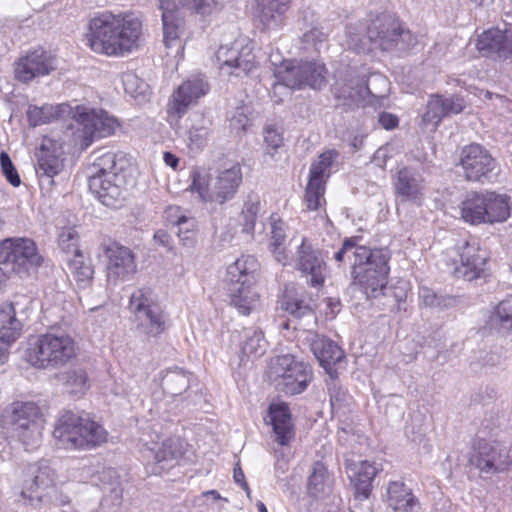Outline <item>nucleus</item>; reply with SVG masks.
<instances>
[{"label": "nucleus", "mask_w": 512, "mask_h": 512, "mask_svg": "<svg viewBox=\"0 0 512 512\" xmlns=\"http://www.w3.org/2000/svg\"><path fill=\"white\" fill-rule=\"evenodd\" d=\"M419 297L429 307L447 308L455 302L453 297L440 296L427 287L420 288Z\"/></svg>", "instance_id": "obj_57"}, {"label": "nucleus", "mask_w": 512, "mask_h": 512, "mask_svg": "<svg viewBox=\"0 0 512 512\" xmlns=\"http://www.w3.org/2000/svg\"><path fill=\"white\" fill-rule=\"evenodd\" d=\"M280 305L283 310L287 311L296 319H301L303 317L315 318L310 302L299 297V295L293 292V290H285L280 300Z\"/></svg>", "instance_id": "obj_42"}, {"label": "nucleus", "mask_w": 512, "mask_h": 512, "mask_svg": "<svg viewBox=\"0 0 512 512\" xmlns=\"http://www.w3.org/2000/svg\"><path fill=\"white\" fill-rule=\"evenodd\" d=\"M68 267L80 287L87 286L92 280L93 268L90 263L85 261L82 253L74 254L68 260Z\"/></svg>", "instance_id": "obj_48"}, {"label": "nucleus", "mask_w": 512, "mask_h": 512, "mask_svg": "<svg viewBox=\"0 0 512 512\" xmlns=\"http://www.w3.org/2000/svg\"><path fill=\"white\" fill-rule=\"evenodd\" d=\"M460 164L468 181L488 179L496 167L495 159L479 144H471L462 149Z\"/></svg>", "instance_id": "obj_19"}, {"label": "nucleus", "mask_w": 512, "mask_h": 512, "mask_svg": "<svg viewBox=\"0 0 512 512\" xmlns=\"http://www.w3.org/2000/svg\"><path fill=\"white\" fill-rule=\"evenodd\" d=\"M386 501L395 512H418L420 508L419 501L412 490L401 481L389 483Z\"/></svg>", "instance_id": "obj_30"}, {"label": "nucleus", "mask_w": 512, "mask_h": 512, "mask_svg": "<svg viewBox=\"0 0 512 512\" xmlns=\"http://www.w3.org/2000/svg\"><path fill=\"white\" fill-rule=\"evenodd\" d=\"M44 424L45 420L20 428H14L12 434L25 446L26 450H33L36 449L42 441Z\"/></svg>", "instance_id": "obj_45"}, {"label": "nucleus", "mask_w": 512, "mask_h": 512, "mask_svg": "<svg viewBox=\"0 0 512 512\" xmlns=\"http://www.w3.org/2000/svg\"><path fill=\"white\" fill-rule=\"evenodd\" d=\"M78 346L66 333L48 332L29 343L27 361L38 369H58L76 358Z\"/></svg>", "instance_id": "obj_4"}, {"label": "nucleus", "mask_w": 512, "mask_h": 512, "mask_svg": "<svg viewBox=\"0 0 512 512\" xmlns=\"http://www.w3.org/2000/svg\"><path fill=\"white\" fill-rule=\"evenodd\" d=\"M181 455L182 450L178 440H164L161 447H159L154 454L156 466L152 469V472L160 473L163 470L171 468Z\"/></svg>", "instance_id": "obj_38"}, {"label": "nucleus", "mask_w": 512, "mask_h": 512, "mask_svg": "<svg viewBox=\"0 0 512 512\" xmlns=\"http://www.w3.org/2000/svg\"><path fill=\"white\" fill-rule=\"evenodd\" d=\"M161 386L172 397L181 395L190 386V373L178 367L168 369L161 378Z\"/></svg>", "instance_id": "obj_36"}, {"label": "nucleus", "mask_w": 512, "mask_h": 512, "mask_svg": "<svg viewBox=\"0 0 512 512\" xmlns=\"http://www.w3.org/2000/svg\"><path fill=\"white\" fill-rule=\"evenodd\" d=\"M212 132V121L202 114H195L192 125L188 130V140L191 149L204 147Z\"/></svg>", "instance_id": "obj_41"}, {"label": "nucleus", "mask_w": 512, "mask_h": 512, "mask_svg": "<svg viewBox=\"0 0 512 512\" xmlns=\"http://www.w3.org/2000/svg\"><path fill=\"white\" fill-rule=\"evenodd\" d=\"M216 59L223 75L247 76L255 68L252 47L245 40H236L230 46H220Z\"/></svg>", "instance_id": "obj_12"}, {"label": "nucleus", "mask_w": 512, "mask_h": 512, "mask_svg": "<svg viewBox=\"0 0 512 512\" xmlns=\"http://www.w3.org/2000/svg\"><path fill=\"white\" fill-rule=\"evenodd\" d=\"M0 165L2 173L4 174L6 180L14 187H18L21 184L20 176L13 165L9 155L5 151H1L0 153Z\"/></svg>", "instance_id": "obj_59"}, {"label": "nucleus", "mask_w": 512, "mask_h": 512, "mask_svg": "<svg viewBox=\"0 0 512 512\" xmlns=\"http://www.w3.org/2000/svg\"><path fill=\"white\" fill-rule=\"evenodd\" d=\"M324 192L325 182H318L309 179L305 191V202L307 205V209H319L322 206V204L325 203Z\"/></svg>", "instance_id": "obj_52"}, {"label": "nucleus", "mask_w": 512, "mask_h": 512, "mask_svg": "<svg viewBox=\"0 0 512 512\" xmlns=\"http://www.w3.org/2000/svg\"><path fill=\"white\" fill-rule=\"evenodd\" d=\"M369 40L383 51H404L414 47L416 37L389 13L377 15L367 28Z\"/></svg>", "instance_id": "obj_8"}, {"label": "nucleus", "mask_w": 512, "mask_h": 512, "mask_svg": "<svg viewBox=\"0 0 512 512\" xmlns=\"http://www.w3.org/2000/svg\"><path fill=\"white\" fill-rule=\"evenodd\" d=\"M327 386L332 410H340L348 398L347 392L339 384L334 374L330 375V382L327 383Z\"/></svg>", "instance_id": "obj_55"}, {"label": "nucleus", "mask_w": 512, "mask_h": 512, "mask_svg": "<svg viewBox=\"0 0 512 512\" xmlns=\"http://www.w3.org/2000/svg\"><path fill=\"white\" fill-rule=\"evenodd\" d=\"M510 214V197L493 191L470 193L461 203V217L472 225L503 223Z\"/></svg>", "instance_id": "obj_6"}, {"label": "nucleus", "mask_w": 512, "mask_h": 512, "mask_svg": "<svg viewBox=\"0 0 512 512\" xmlns=\"http://www.w3.org/2000/svg\"><path fill=\"white\" fill-rule=\"evenodd\" d=\"M264 141L267 146L277 149L283 144V137L275 127L267 126L264 130Z\"/></svg>", "instance_id": "obj_64"}, {"label": "nucleus", "mask_w": 512, "mask_h": 512, "mask_svg": "<svg viewBox=\"0 0 512 512\" xmlns=\"http://www.w3.org/2000/svg\"><path fill=\"white\" fill-rule=\"evenodd\" d=\"M54 471L46 464H28L23 470L21 497L34 505L43 500L54 486Z\"/></svg>", "instance_id": "obj_14"}, {"label": "nucleus", "mask_w": 512, "mask_h": 512, "mask_svg": "<svg viewBox=\"0 0 512 512\" xmlns=\"http://www.w3.org/2000/svg\"><path fill=\"white\" fill-rule=\"evenodd\" d=\"M267 346L268 343L265 340L264 333L260 329H245L242 345V354L244 356L258 358L266 352Z\"/></svg>", "instance_id": "obj_44"}, {"label": "nucleus", "mask_w": 512, "mask_h": 512, "mask_svg": "<svg viewBox=\"0 0 512 512\" xmlns=\"http://www.w3.org/2000/svg\"><path fill=\"white\" fill-rule=\"evenodd\" d=\"M93 162L88 168V177L91 174L95 176H105L110 171H117L119 173H125L123 166L119 163L118 155L107 151L105 149H99L92 155Z\"/></svg>", "instance_id": "obj_37"}, {"label": "nucleus", "mask_w": 512, "mask_h": 512, "mask_svg": "<svg viewBox=\"0 0 512 512\" xmlns=\"http://www.w3.org/2000/svg\"><path fill=\"white\" fill-rule=\"evenodd\" d=\"M53 107L30 106L27 111V117L30 125L39 126L51 121L53 117Z\"/></svg>", "instance_id": "obj_58"}, {"label": "nucleus", "mask_w": 512, "mask_h": 512, "mask_svg": "<svg viewBox=\"0 0 512 512\" xmlns=\"http://www.w3.org/2000/svg\"><path fill=\"white\" fill-rule=\"evenodd\" d=\"M338 152L336 150H328L323 152L319 156V160L311 165L310 168V180H315L318 182H325L324 177L326 176V172L329 171L331 165L338 157ZM329 174H327V177Z\"/></svg>", "instance_id": "obj_51"}, {"label": "nucleus", "mask_w": 512, "mask_h": 512, "mask_svg": "<svg viewBox=\"0 0 512 512\" xmlns=\"http://www.w3.org/2000/svg\"><path fill=\"white\" fill-rule=\"evenodd\" d=\"M258 270L259 263L252 255H242L227 267L224 283L230 304L242 315H249L258 301L252 290Z\"/></svg>", "instance_id": "obj_3"}, {"label": "nucleus", "mask_w": 512, "mask_h": 512, "mask_svg": "<svg viewBox=\"0 0 512 512\" xmlns=\"http://www.w3.org/2000/svg\"><path fill=\"white\" fill-rule=\"evenodd\" d=\"M162 12L163 42L167 48L181 47L180 35L184 30V19L175 0H159Z\"/></svg>", "instance_id": "obj_23"}, {"label": "nucleus", "mask_w": 512, "mask_h": 512, "mask_svg": "<svg viewBox=\"0 0 512 512\" xmlns=\"http://www.w3.org/2000/svg\"><path fill=\"white\" fill-rule=\"evenodd\" d=\"M368 89L364 87V81L360 78H351L349 80L338 81L332 88L334 98L338 105L359 106L361 104H373L367 101Z\"/></svg>", "instance_id": "obj_26"}, {"label": "nucleus", "mask_w": 512, "mask_h": 512, "mask_svg": "<svg viewBox=\"0 0 512 512\" xmlns=\"http://www.w3.org/2000/svg\"><path fill=\"white\" fill-rule=\"evenodd\" d=\"M469 462L484 474L504 472L512 466V444L480 441Z\"/></svg>", "instance_id": "obj_11"}, {"label": "nucleus", "mask_w": 512, "mask_h": 512, "mask_svg": "<svg viewBox=\"0 0 512 512\" xmlns=\"http://www.w3.org/2000/svg\"><path fill=\"white\" fill-rule=\"evenodd\" d=\"M333 485V478L326 466L316 461L312 466V472L308 477V492L314 497L330 492Z\"/></svg>", "instance_id": "obj_40"}, {"label": "nucleus", "mask_w": 512, "mask_h": 512, "mask_svg": "<svg viewBox=\"0 0 512 512\" xmlns=\"http://www.w3.org/2000/svg\"><path fill=\"white\" fill-rule=\"evenodd\" d=\"M101 250L107 259L106 272L109 283L117 284L129 280L137 270L135 255L128 247L116 241H105Z\"/></svg>", "instance_id": "obj_13"}, {"label": "nucleus", "mask_w": 512, "mask_h": 512, "mask_svg": "<svg viewBox=\"0 0 512 512\" xmlns=\"http://www.w3.org/2000/svg\"><path fill=\"white\" fill-rule=\"evenodd\" d=\"M443 117H446V115L443 109L442 96H431L427 103L426 112L422 117L423 122L437 125Z\"/></svg>", "instance_id": "obj_53"}, {"label": "nucleus", "mask_w": 512, "mask_h": 512, "mask_svg": "<svg viewBox=\"0 0 512 512\" xmlns=\"http://www.w3.org/2000/svg\"><path fill=\"white\" fill-rule=\"evenodd\" d=\"M259 211L260 197L256 194H249L239 215V223L242 226L243 233L253 235Z\"/></svg>", "instance_id": "obj_46"}, {"label": "nucleus", "mask_w": 512, "mask_h": 512, "mask_svg": "<svg viewBox=\"0 0 512 512\" xmlns=\"http://www.w3.org/2000/svg\"><path fill=\"white\" fill-rule=\"evenodd\" d=\"M267 376L282 392L295 395L303 392L312 380L311 367L291 354L271 359Z\"/></svg>", "instance_id": "obj_7"}, {"label": "nucleus", "mask_w": 512, "mask_h": 512, "mask_svg": "<svg viewBox=\"0 0 512 512\" xmlns=\"http://www.w3.org/2000/svg\"><path fill=\"white\" fill-rule=\"evenodd\" d=\"M175 224L179 226L178 236L183 244L186 246L192 245L194 242V221L185 216H181L177 219Z\"/></svg>", "instance_id": "obj_60"}, {"label": "nucleus", "mask_w": 512, "mask_h": 512, "mask_svg": "<svg viewBox=\"0 0 512 512\" xmlns=\"http://www.w3.org/2000/svg\"><path fill=\"white\" fill-rule=\"evenodd\" d=\"M395 192L402 201L420 204L423 198L424 180L416 170L404 167L397 173Z\"/></svg>", "instance_id": "obj_25"}, {"label": "nucleus", "mask_w": 512, "mask_h": 512, "mask_svg": "<svg viewBox=\"0 0 512 512\" xmlns=\"http://www.w3.org/2000/svg\"><path fill=\"white\" fill-rule=\"evenodd\" d=\"M66 391L73 396L81 397L90 388V378L85 368L73 367L62 374Z\"/></svg>", "instance_id": "obj_39"}, {"label": "nucleus", "mask_w": 512, "mask_h": 512, "mask_svg": "<svg viewBox=\"0 0 512 512\" xmlns=\"http://www.w3.org/2000/svg\"><path fill=\"white\" fill-rule=\"evenodd\" d=\"M490 329L500 333L512 331V298L501 301L490 314L488 321Z\"/></svg>", "instance_id": "obj_43"}, {"label": "nucleus", "mask_w": 512, "mask_h": 512, "mask_svg": "<svg viewBox=\"0 0 512 512\" xmlns=\"http://www.w3.org/2000/svg\"><path fill=\"white\" fill-rule=\"evenodd\" d=\"M79 235L75 228L66 227L62 228L58 235V244L60 248L66 253H81L78 249Z\"/></svg>", "instance_id": "obj_54"}, {"label": "nucleus", "mask_w": 512, "mask_h": 512, "mask_svg": "<svg viewBox=\"0 0 512 512\" xmlns=\"http://www.w3.org/2000/svg\"><path fill=\"white\" fill-rule=\"evenodd\" d=\"M53 436L58 444L68 450L91 449L107 440L105 429L72 411H65L56 421Z\"/></svg>", "instance_id": "obj_2"}, {"label": "nucleus", "mask_w": 512, "mask_h": 512, "mask_svg": "<svg viewBox=\"0 0 512 512\" xmlns=\"http://www.w3.org/2000/svg\"><path fill=\"white\" fill-rule=\"evenodd\" d=\"M157 304L153 290L143 287L132 293L129 308L135 316Z\"/></svg>", "instance_id": "obj_49"}, {"label": "nucleus", "mask_w": 512, "mask_h": 512, "mask_svg": "<svg viewBox=\"0 0 512 512\" xmlns=\"http://www.w3.org/2000/svg\"><path fill=\"white\" fill-rule=\"evenodd\" d=\"M142 36V22L133 14L103 12L90 20L88 46L98 54L123 56L137 49Z\"/></svg>", "instance_id": "obj_1"}, {"label": "nucleus", "mask_w": 512, "mask_h": 512, "mask_svg": "<svg viewBox=\"0 0 512 512\" xmlns=\"http://www.w3.org/2000/svg\"><path fill=\"white\" fill-rule=\"evenodd\" d=\"M56 69V58L42 48L30 51L14 64L15 78L23 83L50 74Z\"/></svg>", "instance_id": "obj_18"}, {"label": "nucleus", "mask_w": 512, "mask_h": 512, "mask_svg": "<svg viewBox=\"0 0 512 512\" xmlns=\"http://www.w3.org/2000/svg\"><path fill=\"white\" fill-rule=\"evenodd\" d=\"M385 256V264L389 263L390 253L387 249H373L361 245V248H357L354 251V261L352 262V269L363 267V270H376V255Z\"/></svg>", "instance_id": "obj_47"}, {"label": "nucleus", "mask_w": 512, "mask_h": 512, "mask_svg": "<svg viewBox=\"0 0 512 512\" xmlns=\"http://www.w3.org/2000/svg\"><path fill=\"white\" fill-rule=\"evenodd\" d=\"M137 329L148 337H158L167 328V315L157 304L135 315Z\"/></svg>", "instance_id": "obj_33"}, {"label": "nucleus", "mask_w": 512, "mask_h": 512, "mask_svg": "<svg viewBox=\"0 0 512 512\" xmlns=\"http://www.w3.org/2000/svg\"><path fill=\"white\" fill-rule=\"evenodd\" d=\"M477 48L483 56H512V28L505 24L504 28L494 27L484 31L478 38Z\"/></svg>", "instance_id": "obj_22"}, {"label": "nucleus", "mask_w": 512, "mask_h": 512, "mask_svg": "<svg viewBox=\"0 0 512 512\" xmlns=\"http://www.w3.org/2000/svg\"><path fill=\"white\" fill-rule=\"evenodd\" d=\"M22 329L21 322L16 318L15 309L12 303H5L0 306V341L11 344L19 336Z\"/></svg>", "instance_id": "obj_35"}, {"label": "nucleus", "mask_w": 512, "mask_h": 512, "mask_svg": "<svg viewBox=\"0 0 512 512\" xmlns=\"http://www.w3.org/2000/svg\"><path fill=\"white\" fill-rule=\"evenodd\" d=\"M64 151L62 144L51 138H44L36 153V173L42 186L54 185L53 178L64 168Z\"/></svg>", "instance_id": "obj_16"}, {"label": "nucleus", "mask_w": 512, "mask_h": 512, "mask_svg": "<svg viewBox=\"0 0 512 512\" xmlns=\"http://www.w3.org/2000/svg\"><path fill=\"white\" fill-rule=\"evenodd\" d=\"M125 173L110 171L105 176H89V190L97 196V198L108 207H116L120 199L123 198L126 190Z\"/></svg>", "instance_id": "obj_20"}, {"label": "nucleus", "mask_w": 512, "mask_h": 512, "mask_svg": "<svg viewBox=\"0 0 512 512\" xmlns=\"http://www.w3.org/2000/svg\"><path fill=\"white\" fill-rule=\"evenodd\" d=\"M310 348L326 372L329 375L335 374L334 366L344 358L343 350L334 341L321 335L314 336Z\"/></svg>", "instance_id": "obj_27"}, {"label": "nucleus", "mask_w": 512, "mask_h": 512, "mask_svg": "<svg viewBox=\"0 0 512 512\" xmlns=\"http://www.w3.org/2000/svg\"><path fill=\"white\" fill-rule=\"evenodd\" d=\"M358 240V237L346 238L343 241L342 247L334 254L335 261L341 263L346 258L354 260V251H356L357 248H361V245L358 244Z\"/></svg>", "instance_id": "obj_61"}, {"label": "nucleus", "mask_w": 512, "mask_h": 512, "mask_svg": "<svg viewBox=\"0 0 512 512\" xmlns=\"http://www.w3.org/2000/svg\"><path fill=\"white\" fill-rule=\"evenodd\" d=\"M326 68L324 64L313 61H301L296 65L293 62H284L279 66L274 76V88L285 86L290 89L309 87L319 90L326 85Z\"/></svg>", "instance_id": "obj_10"}, {"label": "nucleus", "mask_w": 512, "mask_h": 512, "mask_svg": "<svg viewBox=\"0 0 512 512\" xmlns=\"http://www.w3.org/2000/svg\"><path fill=\"white\" fill-rule=\"evenodd\" d=\"M70 113L78 124L77 131L81 138V145L87 148L96 138H99L94 123V121H97L95 108L85 105H76L75 107H70Z\"/></svg>", "instance_id": "obj_32"}, {"label": "nucleus", "mask_w": 512, "mask_h": 512, "mask_svg": "<svg viewBox=\"0 0 512 512\" xmlns=\"http://www.w3.org/2000/svg\"><path fill=\"white\" fill-rule=\"evenodd\" d=\"M183 5L201 15H208L216 7L215 0H182Z\"/></svg>", "instance_id": "obj_62"}, {"label": "nucleus", "mask_w": 512, "mask_h": 512, "mask_svg": "<svg viewBox=\"0 0 512 512\" xmlns=\"http://www.w3.org/2000/svg\"><path fill=\"white\" fill-rule=\"evenodd\" d=\"M295 268L313 287H321L325 281L327 265L320 250L315 249L306 239L297 247Z\"/></svg>", "instance_id": "obj_17"}, {"label": "nucleus", "mask_w": 512, "mask_h": 512, "mask_svg": "<svg viewBox=\"0 0 512 512\" xmlns=\"http://www.w3.org/2000/svg\"><path fill=\"white\" fill-rule=\"evenodd\" d=\"M364 87L368 89L367 101L370 100L374 103V99L378 100L387 97L389 92V81L384 75L374 73L368 77L366 82H364Z\"/></svg>", "instance_id": "obj_50"}, {"label": "nucleus", "mask_w": 512, "mask_h": 512, "mask_svg": "<svg viewBox=\"0 0 512 512\" xmlns=\"http://www.w3.org/2000/svg\"><path fill=\"white\" fill-rule=\"evenodd\" d=\"M460 264L456 265L453 274L465 281L486 280L489 276L488 254L475 242H465L459 254Z\"/></svg>", "instance_id": "obj_15"}, {"label": "nucleus", "mask_w": 512, "mask_h": 512, "mask_svg": "<svg viewBox=\"0 0 512 512\" xmlns=\"http://www.w3.org/2000/svg\"><path fill=\"white\" fill-rule=\"evenodd\" d=\"M379 467L376 463L361 461L355 464L354 475L351 481L354 484L355 496L361 499H367L372 490V481L377 475Z\"/></svg>", "instance_id": "obj_34"}, {"label": "nucleus", "mask_w": 512, "mask_h": 512, "mask_svg": "<svg viewBox=\"0 0 512 512\" xmlns=\"http://www.w3.org/2000/svg\"><path fill=\"white\" fill-rule=\"evenodd\" d=\"M256 17L265 29H274L284 22L289 0H255Z\"/></svg>", "instance_id": "obj_29"}, {"label": "nucleus", "mask_w": 512, "mask_h": 512, "mask_svg": "<svg viewBox=\"0 0 512 512\" xmlns=\"http://www.w3.org/2000/svg\"><path fill=\"white\" fill-rule=\"evenodd\" d=\"M190 179V190L196 192L201 200L224 204L236 195L242 183V172L241 167L236 164L221 171L214 180H211L204 168L196 167L191 171Z\"/></svg>", "instance_id": "obj_5"}, {"label": "nucleus", "mask_w": 512, "mask_h": 512, "mask_svg": "<svg viewBox=\"0 0 512 512\" xmlns=\"http://www.w3.org/2000/svg\"><path fill=\"white\" fill-rule=\"evenodd\" d=\"M269 416L274 432V441L281 446H287L294 438L291 415L286 404L271 405Z\"/></svg>", "instance_id": "obj_31"}, {"label": "nucleus", "mask_w": 512, "mask_h": 512, "mask_svg": "<svg viewBox=\"0 0 512 512\" xmlns=\"http://www.w3.org/2000/svg\"><path fill=\"white\" fill-rule=\"evenodd\" d=\"M95 113L97 114V121H94V123L98 137L103 138L112 135L118 126L116 119L101 109H95Z\"/></svg>", "instance_id": "obj_56"}, {"label": "nucleus", "mask_w": 512, "mask_h": 512, "mask_svg": "<svg viewBox=\"0 0 512 512\" xmlns=\"http://www.w3.org/2000/svg\"><path fill=\"white\" fill-rule=\"evenodd\" d=\"M376 270H363V267L352 269V277L355 283L360 285L367 297L376 298L383 294L388 283L390 272L389 264H385V256L376 255Z\"/></svg>", "instance_id": "obj_21"}, {"label": "nucleus", "mask_w": 512, "mask_h": 512, "mask_svg": "<svg viewBox=\"0 0 512 512\" xmlns=\"http://www.w3.org/2000/svg\"><path fill=\"white\" fill-rule=\"evenodd\" d=\"M45 420L38 405L34 402H13L6 411L5 421L14 428H20Z\"/></svg>", "instance_id": "obj_28"}, {"label": "nucleus", "mask_w": 512, "mask_h": 512, "mask_svg": "<svg viewBox=\"0 0 512 512\" xmlns=\"http://www.w3.org/2000/svg\"><path fill=\"white\" fill-rule=\"evenodd\" d=\"M208 90L209 85L202 77L195 76L187 79L173 94L170 110L181 117L188 107L204 96Z\"/></svg>", "instance_id": "obj_24"}, {"label": "nucleus", "mask_w": 512, "mask_h": 512, "mask_svg": "<svg viewBox=\"0 0 512 512\" xmlns=\"http://www.w3.org/2000/svg\"><path fill=\"white\" fill-rule=\"evenodd\" d=\"M42 261L43 258L31 239L7 238L0 242V264L8 272H14L21 278L30 275Z\"/></svg>", "instance_id": "obj_9"}, {"label": "nucleus", "mask_w": 512, "mask_h": 512, "mask_svg": "<svg viewBox=\"0 0 512 512\" xmlns=\"http://www.w3.org/2000/svg\"><path fill=\"white\" fill-rule=\"evenodd\" d=\"M443 109L446 116L451 114H458L463 111L465 103L463 98L458 95H451L449 97L442 96Z\"/></svg>", "instance_id": "obj_63"}]
</instances>
